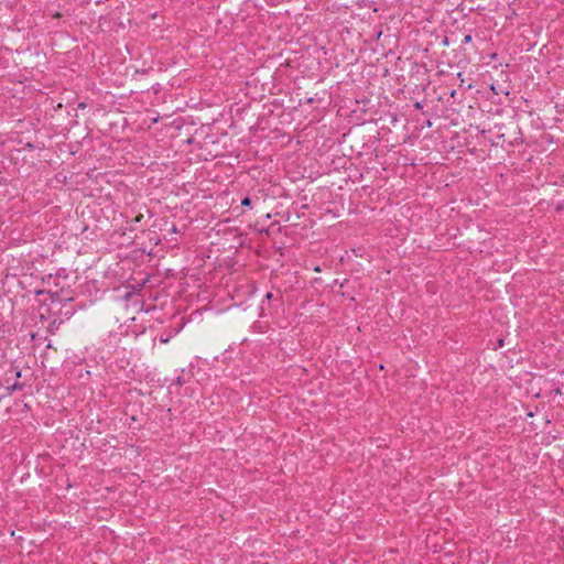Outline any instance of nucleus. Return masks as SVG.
I'll use <instances>...</instances> for the list:
<instances>
[{
  "label": "nucleus",
  "instance_id": "nucleus-1",
  "mask_svg": "<svg viewBox=\"0 0 564 564\" xmlns=\"http://www.w3.org/2000/svg\"><path fill=\"white\" fill-rule=\"evenodd\" d=\"M23 388V384L15 381L14 383H12L11 386H8L4 388V393L1 395V397H9L11 395L14 391L17 390H21Z\"/></svg>",
  "mask_w": 564,
  "mask_h": 564
},
{
  "label": "nucleus",
  "instance_id": "nucleus-2",
  "mask_svg": "<svg viewBox=\"0 0 564 564\" xmlns=\"http://www.w3.org/2000/svg\"><path fill=\"white\" fill-rule=\"evenodd\" d=\"M252 204V200L249 198V197H245L242 200H241V205L245 206V207H250Z\"/></svg>",
  "mask_w": 564,
  "mask_h": 564
},
{
  "label": "nucleus",
  "instance_id": "nucleus-3",
  "mask_svg": "<svg viewBox=\"0 0 564 564\" xmlns=\"http://www.w3.org/2000/svg\"><path fill=\"white\" fill-rule=\"evenodd\" d=\"M471 41H473V36L470 34H466L464 36L463 43L467 44V43H470Z\"/></svg>",
  "mask_w": 564,
  "mask_h": 564
},
{
  "label": "nucleus",
  "instance_id": "nucleus-4",
  "mask_svg": "<svg viewBox=\"0 0 564 564\" xmlns=\"http://www.w3.org/2000/svg\"><path fill=\"white\" fill-rule=\"evenodd\" d=\"M170 232L177 234L178 232L177 227L175 225H173L172 228L170 229Z\"/></svg>",
  "mask_w": 564,
  "mask_h": 564
},
{
  "label": "nucleus",
  "instance_id": "nucleus-5",
  "mask_svg": "<svg viewBox=\"0 0 564 564\" xmlns=\"http://www.w3.org/2000/svg\"><path fill=\"white\" fill-rule=\"evenodd\" d=\"M14 376H15V379H19L21 377V370L15 369L14 370Z\"/></svg>",
  "mask_w": 564,
  "mask_h": 564
},
{
  "label": "nucleus",
  "instance_id": "nucleus-6",
  "mask_svg": "<svg viewBox=\"0 0 564 564\" xmlns=\"http://www.w3.org/2000/svg\"><path fill=\"white\" fill-rule=\"evenodd\" d=\"M414 108H415V109H422V104H421V102H419V101H416V102L414 104Z\"/></svg>",
  "mask_w": 564,
  "mask_h": 564
},
{
  "label": "nucleus",
  "instance_id": "nucleus-7",
  "mask_svg": "<svg viewBox=\"0 0 564 564\" xmlns=\"http://www.w3.org/2000/svg\"><path fill=\"white\" fill-rule=\"evenodd\" d=\"M142 218H143V216H142V215H139V216H137V217L134 218V221H135V223H139V221H141V219H142Z\"/></svg>",
  "mask_w": 564,
  "mask_h": 564
},
{
  "label": "nucleus",
  "instance_id": "nucleus-8",
  "mask_svg": "<svg viewBox=\"0 0 564 564\" xmlns=\"http://www.w3.org/2000/svg\"><path fill=\"white\" fill-rule=\"evenodd\" d=\"M272 296H273V294L269 292V293H267L265 299H267V300H271V299H272Z\"/></svg>",
  "mask_w": 564,
  "mask_h": 564
},
{
  "label": "nucleus",
  "instance_id": "nucleus-9",
  "mask_svg": "<svg viewBox=\"0 0 564 564\" xmlns=\"http://www.w3.org/2000/svg\"><path fill=\"white\" fill-rule=\"evenodd\" d=\"M176 382H177V384H180V386H181V384H182V379H181V378H177V381H176Z\"/></svg>",
  "mask_w": 564,
  "mask_h": 564
},
{
  "label": "nucleus",
  "instance_id": "nucleus-10",
  "mask_svg": "<svg viewBox=\"0 0 564 564\" xmlns=\"http://www.w3.org/2000/svg\"><path fill=\"white\" fill-rule=\"evenodd\" d=\"M79 108H85V104H84V102H80V104H79Z\"/></svg>",
  "mask_w": 564,
  "mask_h": 564
},
{
  "label": "nucleus",
  "instance_id": "nucleus-11",
  "mask_svg": "<svg viewBox=\"0 0 564 564\" xmlns=\"http://www.w3.org/2000/svg\"><path fill=\"white\" fill-rule=\"evenodd\" d=\"M426 126H427V127H431V126H432V122L429 120V121L426 122Z\"/></svg>",
  "mask_w": 564,
  "mask_h": 564
}]
</instances>
